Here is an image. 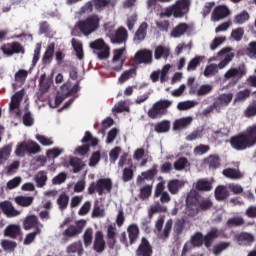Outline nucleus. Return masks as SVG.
Returning a JSON list of instances; mask_svg holds the SVG:
<instances>
[{
	"mask_svg": "<svg viewBox=\"0 0 256 256\" xmlns=\"http://www.w3.org/2000/svg\"><path fill=\"white\" fill-rule=\"evenodd\" d=\"M213 207L211 198H205L199 195L196 190H191L186 198V213L188 217H196L199 211H209Z\"/></svg>",
	"mask_w": 256,
	"mask_h": 256,
	"instance_id": "nucleus-1",
	"label": "nucleus"
},
{
	"mask_svg": "<svg viewBox=\"0 0 256 256\" xmlns=\"http://www.w3.org/2000/svg\"><path fill=\"white\" fill-rule=\"evenodd\" d=\"M230 144L236 151H245L256 145V124L248 127L245 132L230 139Z\"/></svg>",
	"mask_w": 256,
	"mask_h": 256,
	"instance_id": "nucleus-2",
	"label": "nucleus"
},
{
	"mask_svg": "<svg viewBox=\"0 0 256 256\" xmlns=\"http://www.w3.org/2000/svg\"><path fill=\"white\" fill-rule=\"evenodd\" d=\"M100 22L101 18H99V15L93 14L88 16L85 20L78 21L76 29H79L80 33L87 37L99 29Z\"/></svg>",
	"mask_w": 256,
	"mask_h": 256,
	"instance_id": "nucleus-3",
	"label": "nucleus"
},
{
	"mask_svg": "<svg viewBox=\"0 0 256 256\" xmlns=\"http://www.w3.org/2000/svg\"><path fill=\"white\" fill-rule=\"evenodd\" d=\"M113 191V181L110 178H100L96 182H91L88 186V195H105Z\"/></svg>",
	"mask_w": 256,
	"mask_h": 256,
	"instance_id": "nucleus-4",
	"label": "nucleus"
},
{
	"mask_svg": "<svg viewBox=\"0 0 256 256\" xmlns=\"http://www.w3.org/2000/svg\"><path fill=\"white\" fill-rule=\"evenodd\" d=\"M173 105V101L168 99H160L155 102L148 110V117L150 119H161L169 113L168 109Z\"/></svg>",
	"mask_w": 256,
	"mask_h": 256,
	"instance_id": "nucleus-5",
	"label": "nucleus"
},
{
	"mask_svg": "<svg viewBox=\"0 0 256 256\" xmlns=\"http://www.w3.org/2000/svg\"><path fill=\"white\" fill-rule=\"evenodd\" d=\"M189 11V0H178L170 7H167L164 12L161 13L162 17H184Z\"/></svg>",
	"mask_w": 256,
	"mask_h": 256,
	"instance_id": "nucleus-6",
	"label": "nucleus"
},
{
	"mask_svg": "<svg viewBox=\"0 0 256 256\" xmlns=\"http://www.w3.org/2000/svg\"><path fill=\"white\" fill-rule=\"evenodd\" d=\"M90 49H93L94 53H96L100 61L109 59V56L111 55V48H109V45H107V43H105V40L101 38L91 42Z\"/></svg>",
	"mask_w": 256,
	"mask_h": 256,
	"instance_id": "nucleus-7",
	"label": "nucleus"
},
{
	"mask_svg": "<svg viewBox=\"0 0 256 256\" xmlns=\"http://www.w3.org/2000/svg\"><path fill=\"white\" fill-rule=\"evenodd\" d=\"M3 55L6 57H13V55H25V46L19 41H13L3 44L0 47Z\"/></svg>",
	"mask_w": 256,
	"mask_h": 256,
	"instance_id": "nucleus-8",
	"label": "nucleus"
},
{
	"mask_svg": "<svg viewBox=\"0 0 256 256\" xmlns=\"http://www.w3.org/2000/svg\"><path fill=\"white\" fill-rule=\"evenodd\" d=\"M233 101V93H223L215 98L213 102V108L217 113H221L223 107H229V104Z\"/></svg>",
	"mask_w": 256,
	"mask_h": 256,
	"instance_id": "nucleus-9",
	"label": "nucleus"
},
{
	"mask_svg": "<svg viewBox=\"0 0 256 256\" xmlns=\"http://www.w3.org/2000/svg\"><path fill=\"white\" fill-rule=\"evenodd\" d=\"M111 3V0H92L84 5L83 13H93V7L96 11H103Z\"/></svg>",
	"mask_w": 256,
	"mask_h": 256,
	"instance_id": "nucleus-10",
	"label": "nucleus"
},
{
	"mask_svg": "<svg viewBox=\"0 0 256 256\" xmlns=\"http://www.w3.org/2000/svg\"><path fill=\"white\" fill-rule=\"evenodd\" d=\"M134 61L137 65H150V63H153V51L149 49L139 50L134 56Z\"/></svg>",
	"mask_w": 256,
	"mask_h": 256,
	"instance_id": "nucleus-11",
	"label": "nucleus"
},
{
	"mask_svg": "<svg viewBox=\"0 0 256 256\" xmlns=\"http://www.w3.org/2000/svg\"><path fill=\"white\" fill-rule=\"evenodd\" d=\"M247 75V68H245L244 64L239 65L238 67L230 68L224 75L225 79H243Z\"/></svg>",
	"mask_w": 256,
	"mask_h": 256,
	"instance_id": "nucleus-12",
	"label": "nucleus"
},
{
	"mask_svg": "<svg viewBox=\"0 0 256 256\" xmlns=\"http://www.w3.org/2000/svg\"><path fill=\"white\" fill-rule=\"evenodd\" d=\"M129 37V33L125 27H119L114 34L110 35V41L114 45H121L123 43H127V39Z\"/></svg>",
	"mask_w": 256,
	"mask_h": 256,
	"instance_id": "nucleus-13",
	"label": "nucleus"
},
{
	"mask_svg": "<svg viewBox=\"0 0 256 256\" xmlns=\"http://www.w3.org/2000/svg\"><path fill=\"white\" fill-rule=\"evenodd\" d=\"M0 209L2 213L8 217V219L19 217V215H21V211L15 209V206H13V203H11L9 200L0 202Z\"/></svg>",
	"mask_w": 256,
	"mask_h": 256,
	"instance_id": "nucleus-14",
	"label": "nucleus"
},
{
	"mask_svg": "<svg viewBox=\"0 0 256 256\" xmlns=\"http://www.w3.org/2000/svg\"><path fill=\"white\" fill-rule=\"evenodd\" d=\"M107 248V243L105 242V236L103 235V231L98 230L94 236L93 250L96 253H103Z\"/></svg>",
	"mask_w": 256,
	"mask_h": 256,
	"instance_id": "nucleus-15",
	"label": "nucleus"
},
{
	"mask_svg": "<svg viewBox=\"0 0 256 256\" xmlns=\"http://www.w3.org/2000/svg\"><path fill=\"white\" fill-rule=\"evenodd\" d=\"M136 256H153V246L145 237L141 238V242L136 249Z\"/></svg>",
	"mask_w": 256,
	"mask_h": 256,
	"instance_id": "nucleus-16",
	"label": "nucleus"
},
{
	"mask_svg": "<svg viewBox=\"0 0 256 256\" xmlns=\"http://www.w3.org/2000/svg\"><path fill=\"white\" fill-rule=\"evenodd\" d=\"M169 69H171V65L166 64L162 70L153 71L150 75V79L153 83H157L160 77V83H165L168 79L167 75L169 73Z\"/></svg>",
	"mask_w": 256,
	"mask_h": 256,
	"instance_id": "nucleus-17",
	"label": "nucleus"
},
{
	"mask_svg": "<svg viewBox=\"0 0 256 256\" xmlns=\"http://www.w3.org/2000/svg\"><path fill=\"white\" fill-rule=\"evenodd\" d=\"M235 238L238 245L242 247H251L255 243V236L249 232H241Z\"/></svg>",
	"mask_w": 256,
	"mask_h": 256,
	"instance_id": "nucleus-18",
	"label": "nucleus"
},
{
	"mask_svg": "<svg viewBox=\"0 0 256 256\" xmlns=\"http://www.w3.org/2000/svg\"><path fill=\"white\" fill-rule=\"evenodd\" d=\"M157 164H154L151 169L144 171L137 177L136 183L137 185H141L143 181H153L159 170H157Z\"/></svg>",
	"mask_w": 256,
	"mask_h": 256,
	"instance_id": "nucleus-19",
	"label": "nucleus"
},
{
	"mask_svg": "<svg viewBox=\"0 0 256 256\" xmlns=\"http://www.w3.org/2000/svg\"><path fill=\"white\" fill-rule=\"evenodd\" d=\"M230 51H231V48L226 47L218 52V57H223V55H225V57L217 65V69H225V67H227V65H229L231 61H233V57H235V54L229 53Z\"/></svg>",
	"mask_w": 256,
	"mask_h": 256,
	"instance_id": "nucleus-20",
	"label": "nucleus"
},
{
	"mask_svg": "<svg viewBox=\"0 0 256 256\" xmlns=\"http://www.w3.org/2000/svg\"><path fill=\"white\" fill-rule=\"evenodd\" d=\"M219 235H221L219 229L217 227H212L210 231L207 232L205 236H203L204 247L209 249L213 245L215 239H219Z\"/></svg>",
	"mask_w": 256,
	"mask_h": 256,
	"instance_id": "nucleus-21",
	"label": "nucleus"
},
{
	"mask_svg": "<svg viewBox=\"0 0 256 256\" xmlns=\"http://www.w3.org/2000/svg\"><path fill=\"white\" fill-rule=\"evenodd\" d=\"M106 239L109 249H115V245H117V227L115 225H108Z\"/></svg>",
	"mask_w": 256,
	"mask_h": 256,
	"instance_id": "nucleus-22",
	"label": "nucleus"
},
{
	"mask_svg": "<svg viewBox=\"0 0 256 256\" xmlns=\"http://www.w3.org/2000/svg\"><path fill=\"white\" fill-rule=\"evenodd\" d=\"M39 227H43V224L39 223V218L36 215H30L24 219L23 229L25 231H29L30 229H35L36 231L40 229Z\"/></svg>",
	"mask_w": 256,
	"mask_h": 256,
	"instance_id": "nucleus-23",
	"label": "nucleus"
},
{
	"mask_svg": "<svg viewBox=\"0 0 256 256\" xmlns=\"http://www.w3.org/2000/svg\"><path fill=\"white\" fill-rule=\"evenodd\" d=\"M79 85V81H77L74 86L71 84V82L64 83L61 87L62 95L65 97L76 95V93L79 92Z\"/></svg>",
	"mask_w": 256,
	"mask_h": 256,
	"instance_id": "nucleus-24",
	"label": "nucleus"
},
{
	"mask_svg": "<svg viewBox=\"0 0 256 256\" xmlns=\"http://www.w3.org/2000/svg\"><path fill=\"white\" fill-rule=\"evenodd\" d=\"M123 53H125V48L115 49L113 51V63H118V65L113 66L114 71H122L123 65L125 63L124 60H121V57H123ZM121 60V61H120Z\"/></svg>",
	"mask_w": 256,
	"mask_h": 256,
	"instance_id": "nucleus-25",
	"label": "nucleus"
},
{
	"mask_svg": "<svg viewBox=\"0 0 256 256\" xmlns=\"http://www.w3.org/2000/svg\"><path fill=\"white\" fill-rule=\"evenodd\" d=\"M185 187V181L172 179L168 181L167 189L171 195H177L182 188Z\"/></svg>",
	"mask_w": 256,
	"mask_h": 256,
	"instance_id": "nucleus-26",
	"label": "nucleus"
},
{
	"mask_svg": "<svg viewBox=\"0 0 256 256\" xmlns=\"http://www.w3.org/2000/svg\"><path fill=\"white\" fill-rule=\"evenodd\" d=\"M229 14V8L226 6H217L212 12L211 19L212 21H221V19L228 17Z\"/></svg>",
	"mask_w": 256,
	"mask_h": 256,
	"instance_id": "nucleus-27",
	"label": "nucleus"
},
{
	"mask_svg": "<svg viewBox=\"0 0 256 256\" xmlns=\"http://www.w3.org/2000/svg\"><path fill=\"white\" fill-rule=\"evenodd\" d=\"M204 165H207L209 169H219L221 167V157L217 154H211L204 158Z\"/></svg>",
	"mask_w": 256,
	"mask_h": 256,
	"instance_id": "nucleus-28",
	"label": "nucleus"
},
{
	"mask_svg": "<svg viewBox=\"0 0 256 256\" xmlns=\"http://www.w3.org/2000/svg\"><path fill=\"white\" fill-rule=\"evenodd\" d=\"M54 55H55V43H51L48 45L46 51L43 54L42 65H51Z\"/></svg>",
	"mask_w": 256,
	"mask_h": 256,
	"instance_id": "nucleus-29",
	"label": "nucleus"
},
{
	"mask_svg": "<svg viewBox=\"0 0 256 256\" xmlns=\"http://www.w3.org/2000/svg\"><path fill=\"white\" fill-rule=\"evenodd\" d=\"M148 27L149 24H147V22H143L136 30L133 41H138V43H141V41H145V37H147Z\"/></svg>",
	"mask_w": 256,
	"mask_h": 256,
	"instance_id": "nucleus-30",
	"label": "nucleus"
},
{
	"mask_svg": "<svg viewBox=\"0 0 256 256\" xmlns=\"http://www.w3.org/2000/svg\"><path fill=\"white\" fill-rule=\"evenodd\" d=\"M189 31V24L182 22L179 23L177 26H175L171 31V37H174L175 39L179 37H183L185 33Z\"/></svg>",
	"mask_w": 256,
	"mask_h": 256,
	"instance_id": "nucleus-31",
	"label": "nucleus"
},
{
	"mask_svg": "<svg viewBox=\"0 0 256 256\" xmlns=\"http://www.w3.org/2000/svg\"><path fill=\"white\" fill-rule=\"evenodd\" d=\"M79 235V231H77V226L70 225L66 230L62 233V241L63 243H69L73 237H77Z\"/></svg>",
	"mask_w": 256,
	"mask_h": 256,
	"instance_id": "nucleus-32",
	"label": "nucleus"
},
{
	"mask_svg": "<svg viewBox=\"0 0 256 256\" xmlns=\"http://www.w3.org/2000/svg\"><path fill=\"white\" fill-rule=\"evenodd\" d=\"M191 123H193L192 117L180 118L173 123V129L174 131H180V129H187V127H189Z\"/></svg>",
	"mask_w": 256,
	"mask_h": 256,
	"instance_id": "nucleus-33",
	"label": "nucleus"
},
{
	"mask_svg": "<svg viewBox=\"0 0 256 256\" xmlns=\"http://www.w3.org/2000/svg\"><path fill=\"white\" fill-rule=\"evenodd\" d=\"M127 233L129 237L130 245L136 243L137 239H139V226L136 224H130L127 228Z\"/></svg>",
	"mask_w": 256,
	"mask_h": 256,
	"instance_id": "nucleus-34",
	"label": "nucleus"
},
{
	"mask_svg": "<svg viewBox=\"0 0 256 256\" xmlns=\"http://www.w3.org/2000/svg\"><path fill=\"white\" fill-rule=\"evenodd\" d=\"M23 95H25V93L23 92V90H20L12 96L10 102V111H15V109H19L21 101H23Z\"/></svg>",
	"mask_w": 256,
	"mask_h": 256,
	"instance_id": "nucleus-35",
	"label": "nucleus"
},
{
	"mask_svg": "<svg viewBox=\"0 0 256 256\" xmlns=\"http://www.w3.org/2000/svg\"><path fill=\"white\" fill-rule=\"evenodd\" d=\"M4 235L11 239H17L21 236V227L19 225H10L5 229Z\"/></svg>",
	"mask_w": 256,
	"mask_h": 256,
	"instance_id": "nucleus-36",
	"label": "nucleus"
},
{
	"mask_svg": "<svg viewBox=\"0 0 256 256\" xmlns=\"http://www.w3.org/2000/svg\"><path fill=\"white\" fill-rule=\"evenodd\" d=\"M216 201H225L229 197V190L227 186H218L214 191Z\"/></svg>",
	"mask_w": 256,
	"mask_h": 256,
	"instance_id": "nucleus-37",
	"label": "nucleus"
},
{
	"mask_svg": "<svg viewBox=\"0 0 256 256\" xmlns=\"http://www.w3.org/2000/svg\"><path fill=\"white\" fill-rule=\"evenodd\" d=\"M70 165L73 168V173H80L85 168V162L77 157L70 158Z\"/></svg>",
	"mask_w": 256,
	"mask_h": 256,
	"instance_id": "nucleus-38",
	"label": "nucleus"
},
{
	"mask_svg": "<svg viewBox=\"0 0 256 256\" xmlns=\"http://www.w3.org/2000/svg\"><path fill=\"white\" fill-rule=\"evenodd\" d=\"M155 59H169V49L165 46H157L154 50Z\"/></svg>",
	"mask_w": 256,
	"mask_h": 256,
	"instance_id": "nucleus-39",
	"label": "nucleus"
},
{
	"mask_svg": "<svg viewBox=\"0 0 256 256\" xmlns=\"http://www.w3.org/2000/svg\"><path fill=\"white\" fill-rule=\"evenodd\" d=\"M171 129V122L169 120H162L154 126L156 133H167Z\"/></svg>",
	"mask_w": 256,
	"mask_h": 256,
	"instance_id": "nucleus-40",
	"label": "nucleus"
},
{
	"mask_svg": "<svg viewBox=\"0 0 256 256\" xmlns=\"http://www.w3.org/2000/svg\"><path fill=\"white\" fill-rule=\"evenodd\" d=\"M53 81H51V79L47 78L46 74H42L40 76V92L43 93H47V91H49V89L51 88Z\"/></svg>",
	"mask_w": 256,
	"mask_h": 256,
	"instance_id": "nucleus-41",
	"label": "nucleus"
},
{
	"mask_svg": "<svg viewBox=\"0 0 256 256\" xmlns=\"http://www.w3.org/2000/svg\"><path fill=\"white\" fill-rule=\"evenodd\" d=\"M56 203L60 211H65V209L69 207V195L63 192L62 194L59 195Z\"/></svg>",
	"mask_w": 256,
	"mask_h": 256,
	"instance_id": "nucleus-42",
	"label": "nucleus"
},
{
	"mask_svg": "<svg viewBox=\"0 0 256 256\" xmlns=\"http://www.w3.org/2000/svg\"><path fill=\"white\" fill-rule=\"evenodd\" d=\"M211 189H213V184L211 183V181L207 179H200L196 183L197 191L207 192V191H211Z\"/></svg>",
	"mask_w": 256,
	"mask_h": 256,
	"instance_id": "nucleus-43",
	"label": "nucleus"
},
{
	"mask_svg": "<svg viewBox=\"0 0 256 256\" xmlns=\"http://www.w3.org/2000/svg\"><path fill=\"white\" fill-rule=\"evenodd\" d=\"M222 174L228 179H241V177H243V175H241V171L235 168H226L222 171Z\"/></svg>",
	"mask_w": 256,
	"mask_h": 256,
	"instance_id": "nucleus-44",
	"label": "nucleus"
},
{
	"mask_svg": "<svg viewBox=\"0 0 256 256\" xmlns=\"http://www.w3.org/2000/svg\"><path fill=\"white\" fill-rule=\"evenodd\" d=\"M26 153L37 155V153H41V146L37 142L30 140L26 142Z\"/></svg>",
	"mask_w": 256,
	"mask_h": 256,
	"instance_id": "nucleus-45",
	"label": "nucleus"
},
{
	"mask_svg": "<svg viewBox=\"0 0 256 256\" xmlns=\"http://www.w3.org/2000/svg\"><path fill=\"white\" fill-rule=\"evenodd\" d=\"M66 252L69 254L78 253V255H83V243H81V241H78L70 244L66 248Z\"/></svg>",
	"mask_w": 256,
	"mask_h": 256,
	"instance_id": "nucleus-46",
	"label": "nucleus"
},
{
	"mask_svg": "<svg viewBox=\"0 0 256 256\" xmlns=\"http://www.w3.org/2000/svg\"><path fill=\"white\" fill-rule=\"evenodd\" d=\"M72 47H73L74 51L76 52L77 59H79L81 61V59H83V57H84L83 44L81 43V41L73 38L72 39Z\"/></svg>",
	"mask_w": 256,
	"mask_h": 256,
	"instance_id": "nucleus-47",
	"label": "nucleus"
},
{
	"mask_svg": "<svg viewBox=\"0 0 256 256\" xmlns=\"http://www.w3.org/2000/svg\"><path fill=\"white\" fill-rule=\"evenodd\" d=\"M203 59H205L204 56H195L194 58H192L188 63L187 71H196L197 67L201 65V62L203 61Z\"/></svg>",
	"mask_w": 256,
	"mask_h": 256,
	"instance_id": "nucleus-48",
	"label": "nucleus"
},
{
	"mask_svg": "<svg viewBox=\"0 0 256 256\" xmlns=\"http://www.w3.org/2000/svg\"><path fill=\"white\" fill-rule=\"evenodd\" d=\"M189 241L193 245V247H203V233L196 232L194 235L191 236Z\"/></svg>",
	"mask_w": 256,
	"mask_h": 256,
	"instance_id": "nucleus-49",
	"label": "nucleus"
},
{
	"mask_svg": "<svg viewBox=\"0 0 256 256\" xmlns=\"http://www.w3.org/2000/svg\"><path fill=\"white\" fill-rule=\"evenodd\" d=\"M185 218H178L174 223V233L179 237L185 229Z\"/></svg>",
	"mask_w": 256,
	"mask_h": 256,
	"instance_id": "nucleus-50",
	"label": "nucleus"
},
{
	"mask_svg": "<svg viewBox=\"0 0 256 256\" xmlns=\"http://www.w3.org/2000/svg\"><path fill=\"white\" fill-rule=\"evenodd\" d=\"M153 193V185H146L140 189L139 197L142 201L149 199Z\"/></svg>",
	"mask_w": 256,
	"mask_h": 256,
	"instance_id": "nucleus-51",
	"label": "nucleus"
},
{
	"mask_svg": "<svg viewBox=\"0 0 256 256\" xmlns=\"http://www.w3.org/2000/svg\"><path fill=\"white\" fill-rule=\"evenodd\" d=\"M15 203L20 207H29L33 203V197L18 196L15 198Z\"/></svg>",
	"mask_w": 256,
	"mask_h": 256,
	"instance_id": "nucleus-52",
	"label": "nucleus"
},
{
	"mask_svg": "<svg viewBox=\"0 0 256 256\" xmlns=\"http://www.w3.org/2000/svg\"><path fill=\"white\" fill-rule=\"evenodd\" d=\"M171 229H173V220H167L163 232L160 234V239H169V235H171Z\"/></svg>",
	"mask_w": 256,
	"mask_h": 256,
	"instance_id": "nucleus-53",
	"label": "nucleus"
},
{
	"mask_svg": "<svg viewBox=\"0 0 256 256\" xmlns=\"http://www.w3.org/2000/svg\"><path fill=\"white\" fill-rule=\"evenodd\" d=\"M35 181L37 183V187H45L47 185V172L45 171H40L36 176H35Z\"/></svg>",
	"mask_w": 256,
	"mask_h": 256,
	"instance_id": "nucleus-54",
	"label": "nucleus"
},
{
	"mask_svg": "<svg viewBox=\"0 0 256 256\" xmlns=\"http://www.w3.org/2000/svg\"><path fill=\"white\" fill-rule=\"evenodd\" d=\"M219 73V69L217 68V64H209L206 66L204 70V77H213Z\"/></svg>",
	"mask_w": 256,
	"mask_h": 256,
	"instance_id": "nucleus-55",
	"label": "nucleus"
},
{
	"mask_svg": "<svg viewBox=\"0 0 256 256\" xmlns=\"http://www.w3.org/2000/svg\"><path fill=\"white\" fill-rule=\"evenodd\" d=\"M28 76H29V72H27V70L20 69L15 73V82L25 83V81H27Z\"/></svg>",
	"mask_w": 256,
	"mask_h": 256,
	"instance_id": "nucleus-56",
	"label": "nucleus"
},
{
	"mask_svg": "<svg viewBox=\"0 0 256 256\" xmlns=\"http://www.w3.org/2000/svg\"><path fill=\"white\" fill-rule=\"evenodd\" d=\"M85 247H89L93 243V228H87L83 235Z\"/></svg>",
	"mask_w": 256,
	"mask_h": 256,
	"instance_id": "nucleus-57",
	"label": "nucleus"
},
{
	"mask_svg": "<svg viewBox=\"0 0 256 256\" xmlns=\"http://www.w3.org/2000/svg\"><path fill=\"white\" fill-rule=\"evenodd\" d=\"M227 225L228 227H241L242 225H245V220L243 217H233L228 219Z\"/></svg>",
	"mask_w": 256,
	"mask_h": 256,
	"instance_id": "nucleus-58",
	"label": "nucleus"
},
{
	"mask_svg": "<svg viewBox=\"0 0 256 256\" xmlns=\"http://www.w3.org/2000/svg\"><path fill=\"white\" fill-rule=\"evenodd\" d=\"M246 21H249V12L245 10L236 15L234 19V23H237L238 25H243Z\"/></svg>",
	"mask_w": 256,
	"mask_h": 256,
	"instance_id": "nucleus-59",
	"label": "nucleus"
},
{
	"mask_svg": "<svg viewBox=\"0 0 256 256\" xmlns=\"http://www.w3.org/2000/svg\"><path fill=\"white\" fill-rule=\"evenodd\" d=\"M82 143H90L92 147H96V145L99 144V140H97V138H93V136L91 135V132L87 131L85 132V135L82 139Z\"/></svg>",
	"mask_w": 256,
	"mask_h": 256,
	"instance_id": "nucleus-60",
	"label": "nucleus"
},
{
	"mask_svg": "<svg viewBox=\"0 0 256 256\" xmlns=\"http://www.w3.org/2000/svg\"><path fill=\"white\" fill-rule=\"evenodd\" d=\"M37 235H41V228H37L34 232L29 233L24 239V245H31Z\"/></svg>",
	"mask_w": 256,
	"mask_h": 256,
	"instance_id": "nucleus-61",
	"label": "nucleus"
},
{
	"mask_svg": "<svg viewBox=\"0 0 256 256\" xmlns=\"http://www.w3.org/2000/svg\"><path fill=\"white\" fill-rule=\"evenodd\" d=\"M134 177L133 168H124L122 172V180L124 183H129Z\"/></svg>",
	"mask_w": 256,
	"mask_h": 256,
	"instance_id": "nucleus-62",
	"label": "nucleus"
},
{
	"mask_svg": "<svg viewBox=\"0 0 256 256\" xmlns=\"http://www.w3.org/2000/svg\"><path fill=\"white\" fill-rule=\"evenodd\" d=\"M11 150L12 148L9 145L0 150V165L1 163H3V161H7V159H9V156L11 155Z\"/></svg>",
	"mask_w": 256,
	"mask_h": 256,
	"instance_id": "nucleus-63",
	"label": "nucleus"
},
{
	"mask_svg": "<svg viewBox=\"0 0 256 256\" xmlns=\"http://www.w3.org/2000/svg\"><path fill=\"white\" fill-rule=\"evenodd\" d=\"M244 115L248 119L251 117H256V102H252L251 104L248 105V107L244 111Z\"/></svg>",
	"mask_w": 256,
	"mask_h": 256,
	"instance_id": "nucleus-64",
	"label": "nucleus"
}]
</instances>
